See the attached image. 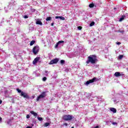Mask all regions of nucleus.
Masks as SVG:
<instances>
[{
	"mask_svg": "<svg viewBox=\"0 0 128 128\" xmlns=\"http://www.w3.org/2000/svg\"><path fill=\"white\" fill-rule=\"evenodd\" d=\"M97 60H96V57L94 56H88V59L86 61V64H90H90H96V62H97Z\"/></svg>",
	"mask_w": 128,
	"mask_h": 128,
	"instance_id": "f257e3e1",
	"label": "nucleus"
},
{
	"mask_svg": "<svg viewBox=\"0 0 128 128\" xmlns=\"http://www.w3.org/2000/svg\"><path fill=\"white\" fill-rule=\"evenodd\" d=\"M62 118L66 122H68L70 120H72L74 118V116L72 115H64L62 116Z\"/></svg>",
	"mask_w": 128,
	"mask_h": 128,
	"instance_id": "f03ea898",
	"label": "nucleus"
},
{
	"mask_svg": "<svg viewBox=\"0 0 128 128\" xmlns=\"http://www.w3.org/2000/svg\"><path fill=\"white\" fill-rule=\"evenodd\" d=\"M46 92H42L41 94H40L39 96L37 97V98L36 100V102H38L40 100H42V98H46Z\"/></svg>",
	"mask_w": 128,
	"mask_h": 128,
	"instance_id": "7ed1b4c3",
	"label": "nucleus"
},
{
	"mask_svg": "<svg viewBox=\"0 0 128 128\" xmlns=\"http://www.w3.org/2000/svg\"><path fill=\"white\" fill-rule=\"evenodd\" d=\"M40 50V47L38 46H35L34 47L32 52L34 54H36L38 51Z\"/></svg>",
	"mask_w": 128,
	"mask_h": 128,
	"instance_id": "20e7f679",
	"label": "nucleus"
},
{
	"mask_svg": "<svg viewBox=\"0 0 128 128\" xmlns=\"http://www.w3.org/2000/svg\"><path fill=\"white\" fill-rule=\"evenodd\" d=\"M20 96H23L24 98H30V96H28V94L24 92H21Z\"/></svg>",
	"mask_w": 128,
	"mask_h": 128,
	"instance_id": "39448f33",
	"label": "nucleus"
},
{
	"mask_svg": "<svg viewBox=\"0 0 128 128\" xmlns=\"http://www.w3.org/2000/svg\"><path fill=\"white\" fill-rule=\"evenodd\" d=\"M58 59L56 58L54 60H52L49 63V64H58Z\"/></svg>",
	"mask_w": 128,
	"mask_h": 128,
	"instance_id": "423d86ee",
	"label": "nucleus"
},
{
	"mask_svg": "<svg viewBox=\"0 0 128 128\" xmlns=\"http://www.w3.org/2000/svg\"><path fill=\"white\" fill-rule=\"evenodd\" d=\"M96 80V78H93L92 79H91L86 82V86H88L90 84H92V82H94V81Z\"/></svg>",
	"mask_w": 128,
	"mask_h": 128,
	"instance_id": "0eeeda50",
	"label": "nucleus"
},
{
	"mask_svg": "<svg viewBox=\"0 0 128 128\" xmlns=\"http://www.w3.org/2000/svg\"><path fill=\"white\" fill-rule=\"evenodd\" d=\"M124 74H122V72L120 73V72H116L114 74V76H116V78H118V76H124Z\"/></svg>",
	"mask_w": 128,
	"mask_h": 128,
	"instance_id": "6e6552de",
	"label": "nucleus"
},
{
	"mask_svg": "<svg viewBox=\"0 0 128 128\" xmlns=\"http://www.w3.org/2000/svg\"><path fill=\"white\" fill-rule=\"evenodd\" d=\"M40 60V57H36L35 58L32 62L33 64H36V62H38Z\"/></svg>",
	"mask_w": 128,
	"mask_h": 128,
	"instance_id": "1a4fd4ad",
	"label": "nucleus"
},
{
	"mask_svg": "<svg viewBox=\"0 0 128 128\" xmlns=\"http://www.w3.org/2000/svg\"><path fill=\"white\" fill-rule=\"evenodd\" d=\"M55 18L58 19L60 18L61 20H65L66 18L62 16H55Z\"/></svg>",
	"mask_w": 128,
	"mask_h": 128,
	"instance_id": "9d476101",
	"label": "nucleus"
},
{
	"mask_svg": "<svg viewBox=\"0 0 128 128\" xmlns=\"http://www.w3.org/2000/svg\"><path fill=\"white\" fill-rule=\"evenodd\" d=\"M36 24H40V26H42V22L40 19H38L36 22Z\"/></svg>",
	"mask_w": 128,
	"mask_h": 128,
	"instance_id": "9b49d317",
	"label": "nucleus"
},
{
	"mask_svg": "<svg viewBox=\"0 0 128 128\" xmlns=\"http://www.w3.org/2000/svg\"><path fill=\"white\" fill-rule=\"evenodd\" d=\"M64 42L61 40V41H59L56 45L55 46V48H58V45L60 44H62Z\"/></svg>",
	"mask_w": 128,
	"mask_h": 128,
	"instance_id": "f8f14e48",
	"label": "nucleus"
},
{
	"mask_svg": "<svg viewBox=\"0 0 128 128\" xmlns=\"http://www.w3.org/2000/svg\"><path fill=\"white\" fill-rule=\"evenodd\" d=\"M110 112H116V109L115 108H110Z\"/></svg>",
	"mask_w": 128,
	"mask_h": 128,
	"instance_id": "ddd939ff",
	"label": "nucleus"
},
{
	"mask_svg": "<svg viewBox=\"0 0 128 128\" xmlns=\"http://www.w3.org/2000/svg\"><path fill=\"white\" fill-rule=\"evenodd\" d=\"M125 16H122L121 18H120L119 22H122L124 20Z\"/></svg>",
	"mask_w": 128,
	"mask_h": 128,
	"instance_id": "4468645a",
	"label": "nucleus"
},
{
	"mask_svg": "<svg viewBox=\"0 0 128 128\" xmlns=\"http://www.w3.org/2000/svg\"><path fill=\"white\" fill-rule=\"evenodd\" d=\"M35 43H36V41L35 40H32L30 42V46H34V44Z\"/></svg>",
	"mask_w": 128,
	"mask_h": 128,
	"instance_id": "2eb2a0df",
	"label": "nucleus"
},
{
	"mask_svg": "<svg viewBox=\"0 0 128 128\" xmlns=\"http://www.w3.org/2000/svg\"><path fill=\"white\" fill-rule=\"evenodd\" d=\"M94 4H89V8H94Z\"/></svg>",
	"mask_w": 128,
	"mask_h": 128,
	"instance_id": "dca6fc26",
	"label": "nucleus"
},
{
	"mask_svg": "<svg viewBox=\"0 0 128 128\" xmlns=\"http://www.w3.org/2000/svg\"><path fill=\"white\" fill-rule=\"evenodd\" d=\"M52 20V17H47L46 18V20L48 22V20Z\"/></svg>",
	"mask_w": 128,
	"mask_h": 128,
	"instance_id": "f3484780",
	"label": "nucleus"
},
{
	"mask_svg": "<svg viewBox=\"0 0 128 128\" xmlns=\"http://www.w3.org/2000/svg\"><path fill=\"white\" fill-rule=\"evenodd\" d=\"M38 120H40V122H42V120L44 118H42L38 117Z\"/></svg>",
	"mask_w": 128,
	"mask_h": 128,
	"instance_id": "a211bd4d",
	"label": "nucleus"
},
{
	"mask_svg": "<svg viewBox=\"0 0 128 128\" xmlns=\"http://www.w3.org/2000/svg\"><path fill=\"white\" fill-rule=\"evenodd\" d=\"M50 126V123L46 122V123H45L44 126Z\"/></svg>",
	"mask_w": 128,
	"mask_h": 128,
	"instance_id": "6ab92c4d",
	"label": "nucleus"
},
{
	"mask_svg": "<svg viewBox=\"0 0 128 128\" xmlns=\"http://www.w3.org/2000/svg\"><path fill=\"white\" fill-rule=\"evenodd\" d=\"M94 26V22H92L90 24V26Z\"/></svg>",
	"mask_w": 128,
	"mask_h": 128,
	"instance_id": "aec40b11",
	"label": "nucleus"
},
{
	"mask_svg": "<svg viewBox=\"0 0 128 128\" xmlns=\"http://www.w3.org/2000/svg\"><path fill=\"white\" fill-rule=\"evenodd\" d=\"M16 90L18 92H20V94H22V90H20L19 88H16Z\"/></svg>",
	"mask_w": 128,
	"mask_h": 128,
	"instance_id": "412c9836",
	"label": "nucleus"
},
{
	"mask_svg": "<svg viewBox=\"0 0 128 128\" xmlns=\"http://www.w3.org/2000/svg\"><path fill=\"white\" fill-rule=\"evenodd\" d=\"M123 56H124L122 55H120L118 58L120 60V59L122 58Z\"/></svg>",
	"mask_w": 128,
	"mask_h": 128,
	"instance_id": "4be33fe9",
	"label": "nucleus"
},
{
	"mask_svg": "<svg viewBox=\"0 0 128 128\" xmlns=\"http://www.w3.org/2000/svg\"><path fill=\"white\" fill-rule=\"evenodd\" d=\"M42 80L44 82H46V77H44L43 78H42Z\"/></svg>",
	"mask_w": 128,
	"mask_h": 128,
	"instance_id": "5701e85b",
	"label": "nucleus"
},
{
	"mask_svg": "<svg viewBox=\"0 0 128 128\" xmlns=\"http://www.w3.org/2000/svg\"><path fill=\"white\" fill-rule=\"evenodd\" d=\"M112 124L115 126L116 124H118V123H116V122H112Z\"/></svg>",
	"mask_w": 128,
	"mask_h": 128,
	"instance_id": "b1692460",
	"label": "nucleus"
},
{
	"mask_svg": "<svg viewBox=\"0 0 128 128\" xmlns=\"http://www.w3.org/2000/svg\"><path fill=\"white\" fill-rule=\"evenodd\" d=\"M60 64H64V60H60Z\"/></svg>",
	"mask_w": 128,
	"mask_h": 128,
	"instance_id": "393cba45",
	"label": "nucleus"
},
{
	"mask_svg": "<svg viewBox=\"0 0 128 128\" xmlns=\"http://www.w3.org/2000/svg\"><path fill=\"white\" fill-rule=\"evenodd\" d=\"M78 28L79 30H82V26H78Z\"/></svg>",
	"mask_w": 128,
	"mask_h": 128,
	"instance_id": "a878e982",
	"label": "nucleus"
},
{
	"mask_svg": "<svg viewBox=\"0 0 128 128\" xmlns=\"http://www.w3.org/2000/svg\"><path fill=\"white\" fill-rule=\"evenodd\" d=\"M32 114H34V116H38V114L37 113H36V112H32Z\"/></svg>",
	"mask_w": 128,
	"mask_h": 128,
	"instance_id": "bb28decb",
	"label": "nucleus"
},
{
	"mask_svg": "<svg viewBox=\"0 0 128 128\" xmlns=\"http://www.w3.org/2000/svg\"><path fill=\"white\" fill-rule=\"evenodd\" d=\"M64 126H68V123H64Z\"/></svg>",
	"mask_w": 128,
	"mask_h": 128,
	"instance_id": "cd10ccee",
	"label": "nucleus"
},
{
	"mask_svg": "<svg viewBox=\"0 0 128 128\" xmlns=\"http://www.w3.org/2000/svg\"><path fill=\"white\" fill-rule=\"evenodd\" d=\"M30 118V115L28 114V115L26 116V118Z\"/></svg>",
	"mask_w": 128,
	"mask_h": 128,
	"instance_id": "c85d7f7f",
	"label": "nucleus"
},
{
	"mask_svg": "<svg viewBox=\"0 0 128 128\" xmlns=\"http://www.w3.org/2000/svg\"><path fill=\"white\" fill-rule=\"evenodd\" d=\"M116 44H118V46H120V42H116Z\"/></svg>",
	"mask_w": 128,
	"mask_h": 128,
	"instance_id": "c756f323",
	"label": "nucleus"
},
{
	"mask_svg": "<svg viewBox=\"0 0 128 128\" xmlns=\"http://www.w3.org/2000/svg\"><path fill=\"white\" fill-rule=\"evenodd\" d=\"M54 24V22H52L51 24V26H53Z\"/></svg>",
	"mask_w": 128,
	"mask_h": 128,
	"instance_id": "7c9ffc66",
	"label": "nucleus"
},
{
	"mask_svg": "<svg viewBox=\"0 0 128 128\" xmlns=\"http://www.w3.org/2000/svg\"><path fill=\"white\" fill-rule=\"evenodd\" d=\"M24 18H28V16H24Z\"/></svg>",
	"mask_w": 128,
	"mask_h": 128,
	"instance_id": "2f4dec72",
	"label": "nucleus"
},
{
	"mask_svg": "<svg viewBox=\"0 0 128 128\" xmlns=\"http://www.w3.org/2000/svg\"><path fill=\"white\" fill-rule=\"evenodd\" d=\"M2 104V100H0V104Z\"/></svg>",
	"mask_w": 128,
	"mask_h": 128,
	"instance_id": "473e14b6",
	"label": "nucleus"
},
{
	"mask_svg": "<svg viewBox=\"0 0 128 128\" xmlns=\"http://www.w3.org/2000/svg\"><path fill=\"white\" fill-rule=\"evenodd\" d=\"M32 126H28L26 127V128H32Z\"/></svg>",
	"mask_w": 128,
	"mask_h": 128,
	"instance_id": "72a5a7b5",
	"label": "nucleus"
},
{
	"mask_svg": "<svg viewBox=\"0 0 128 128\" xmlns=\"http://www.w3.org/2000/svg\"><path fill=\"white\" fill-rule=\"evenodd\" d=\"M119 32H121L122 34V33L124 32V31H120V30Z\"/></svg>",
	"mask_w": 128,
	"mask_h": 128,
	"instance_id": "f704fd0d",
	"label": "nucleus"
},
{
	"mask_svg": "<svg viewBox=\"0 0 128 128\" xmlns=\"http://www.w3.org/2000/svg\"><path fill=\"white\" fill-rule=\"evenodd\" d=\"M2 118L0 117V122H2Z\"/></svg>",
	"mask_w": 128,
	"mask_h": 128,
	"instance_id": "c9c22d12",
	"label": "nucleus"
},
{
	"mask_svg": "<svg viewBox=\"0 0 128 128\" xmlns=\"http://www.w3.org/2000/svg\"><path fill=\"white\" fill-rule=\"evenodd\" d=\"M45 72H46V74H48V70H46Z\"/></svg>",
	"mask_w": 128,
	"mask_h": 128,
	"instance_id": "e433bc0d",
	"label": "nucleus"
},
{
	"mask_svg": "<svg viewBox=\"0 0 128 128\" xmlns=\"http://www.w3.org/2000/svg\"><path fill=\"white\" fill-rule=\"evenodd\" d=\"M94 128H98V126H96Z\"/></svg>",
	"mask_w": 128,
	"mask_h": 128,
	"instance_id": "4c0bfd02",
	"label": "nucleus"
},
{
	"mask_svg": "<svg viewBox=\"0 0 128 128\" xmlns=\"http://www.w3.org/2000/svg\"><path fill=\"white\" fill-rule=\"evenodd\" d=\"M34 112L32 111V112Z\"/></svg>",
	"mask_w": 128,
	"mask_h": 128,
	"instance_id": "58836bf2",
	"label": "nucleus"
},
{
	"mask_svg": "<svg viewBox=\"0 0 128 128\" xmlns=\"http://www.w3.org/2000/svg\"><path fill=\"white\" fill-rule=\"evenodd\" d=\"M71 128H74V126H72Z\"/></svg>",
	"mask_w": 128,
	"mask_h": 128,
	"instance_id": "ea45409f",
	"label": "nucleus"
},
{
	"mask_svg": "<svg viewBox=\"0 0 128 128\" xmlns=\"http://www.w3.org/2000/svg\"><path fill=\"white\" fill-rule=\"evenodd\" d=\"M114 10H116V8H114Z\"/></svg>",
	"mask_w": 128,
	"mask_h": 128,
	"instance_id": "a19ab883",
	"label": "nucleus"
}]
</instances>
